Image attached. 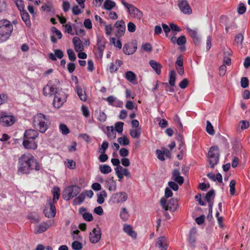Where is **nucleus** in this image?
<instances>
[{"label": "nucleus", "instance_id": "bf43d9fd", "mask_svg": "<svg viewBox=\"0 0 250 250\" xmlns=\"http://www.w3.org/2000/svg\"><path fill=\"white\" fill-rule=\"evenodd\" d=\"M83 219L86 221L90 222L93 220V217L91 213L86 212L83 214Z\"/></svg>", "mask_w": 250, "mask_h": 250}, {"label": "nucleus", "instance_id": "1a4fd4ad", "mask_svg": "<svg viewBox=\"0 0 250 250\" xmlns=\"http://www.w3.org/2000/svg\"><path fill=\"white\" fill-rule=\"evenodd\" d=\"M15 122L14 116L9 115L6 112H1L0 113V124L2 126H11L14 124Z\"/></svg>", "mask_w": 250, "mask_h": 250}, {"label": "nucleus", "instance_id": "c9c22d12", "mask_svg": "<svg viewBox=\"0 0 250 250\" xmlns=\"http://www.w3.org/2000/svg\"><path fill=\"white\" fill-rule=\"evenodd\" d=\"M186 29L189 35V36L191 37V38L192 39L193 38H195L197 35L198 32V29L197 28H195L194 29H191L188 26H186Z\"/></svg>", "mask_w": 250, "mask_h": 250}, {"label": "nucleus", "instance_id": "58836bf2", "mask_svg": "<svg viewBox=\"0 0 250 250\" xmlns=\"http://www.w3.org/2000/svg\"><path fill=\"white\" fill-rule=\"evenodd\" d=\"M224 55L223 64L230 65L231 64V59L229 57L226 56L227 55H230V52L229 51L224 52Z\"/></svg>", "mask_w": 250, "mask_h": 250}, {"label": "nucleus", "instance_id": "9b49d317", "mask_svg": "<svg viewBox=\"0 0 250 250\" xmlns=\"http://www.w3.org/2000/svg\"><path fill=\"white\" fill-rule=\"evenodd\" d=\"M128 196L125 192H119L113 194L110 197V201L114 204L124 203L127 199Z\"/></svg>", "mask_w": 250, "mask_h": 250}, {"label": "nucleus", "instance_id": "49530a36", "mask_svg": "<svg viewBox=\"0 0 250 250\" xmlns=\"http://www.w3.org/2000/svg\"><path fill=\"white\" fill-rule=\"evenodd\" d=\"M67 53L69 60H70L71 61H74L76 60V56L73 49H67Z\"/></svg>", "mask_w": 250, "mask_h": 250}, {"label": "nucleus", "instance_id": "f3484780", "mask_svg": "<svg viewBox=\"0 0 250 250\" xmlns=\"http://www.w3.org/2000/svg\"><path fill=\"white\" fill-rule=\"evenodd\" d=\"M22 145L26 149H35L38 146L37 141H36V139H34L30 140L23 138Z\"/></svg>", "mask_w": 250, "mask_h": 250}, {"label": "nucleus", "instance_id": "dca6fc26", "mask_svg": "<svg viewBox=\"0 0 250 250\" xmlns=\"http://www.w3.org/2000/svg\"><path fill=\"white\" fill-rule=\"evenodd\" d=\"M52 222L49 221L47 222H42L35 227L34 232L36 234L41 233L45 231L50 226H52Z\"/></svg>", "mask_w": 250, "mask_h": 250}, {"label": "nucleus", "instance_id": "864d4df0", "mask_svg": "<svg viewBox=\"0 0 250 250\" xmlns=\"http://www.w3.org/2000/svg\"><path fill=\"white\" fill-rule=\"evenodd\" d=\"M236 182L234 180H232L230 181L229 183V191L231 195H233L235 193V187Z\"/></svg>", "mask_w": 250, "mask_h": 250}, {"label": "nucleus", "instance_id": "a18cd8bd", "mask_svg": "<svg viewBox=\"0 0 250 250\" xmlns=\"http://www.w3.org/2000/svg\"><path fill=\"white\" fill-rule=\"evenodd\" d=\"M110 41L112 44H113L115 46L118 48L119 49L122 48V45L120 40L118 39L116 41L115 38H111L110 39Z\"/></svg>", "mask_w": 250, "mask_h": 250}, {"label": "nucleus", "instance_id": "20e7f679", "mask_svg": "<svg viewBox=\"0 0 250 250\" xmlns=\"http://www.w3.org/2000/svg\"><path fill=\"white\" fill-rule=\"evenodd\" d=\"M13 30L11 22L6 20H0V37L3 41H6L10 36Z\"/></svg>", "mask_w": 250, "mask_h": 250}, {"label": "nucleus", "instance_id": "774afa93", "mask_svg": "<svg viewBox=\"0 0 250 250\" xmlns=\"http://www.w3.org/2000/svg\"><path fill=\"white\" fill-rule=\"evenodd\" d=\"M168 185L169 188L174 191H177L179 188L178 185L174 182H169Z\"/></svg>", "mask_w": 250, "mask_h": 250}, {"label": "nucleus", "instance_id": "72a5a7b5", "mask_svg": "<svg viewBox=\"0 0 250 250\" xmlns=\"http://www.w3.org/2000/svg\"><path fill=\"white\" fill-rule=\"evenodd\" d=\"M115 3L111 0H105L104 4V8L107 10H111L115 6Z\"/></svg>", "mask_w": 250, "mask_h": 250}, {"label": "nucleus", "instance_id": "6e6d98bb", "mask_svg": "<svg viewBox=\"0 0 250 250\" xmlns=\"http://www.w3.org/2000/svg\"><path fill=\"white\" fill-rule=\"evenodd\" d=\"M241 86L245 88L249 86V80L247 77H242L241 79Z\"/></svg>", "mask_w": 250, "mask_h": 250}, {"label": "nucleus", "instance_id": "6ab92c4d", "mask_svg": "<svg viewBox=\"0 0 250 250\" xmlns=\"http://www.w3.org/2000/svg\"><path fill=\"white\" fill-rule=\"evenodd\" d=\"M172 179L180 185H182L184 181V178L180 176V171L178 169H175L173 171Z\"/></svg>", "mask_w": 250, "mask_h": 250}, {"label": "nucleus", "instance_id": "a211bd4d", "mask_svg": "<svg viewBox=\"0 0 250 250\" xmlns=\"http://www.w3.org/2000/svg\"><path fill=\"white\" fill-rule=\"evenodd\" d=\"M39 133L37 130L33 129H29L25 131L23 138L30 140L31 139H37Z\"/></svg>", "mask_w": 250, "mask_h": 250}, {"label": "nucleus", "instance_id": "7ed1b4c3", "mask_svg": "<svg viewBox=\"0 0 250 250\" xmlns=\"http://www.w3.org/2000/svg\"><path fill=\"white\" fill-rule=\"evenodd\" d=\"M33 125L40 132L44 133L48 128L49 119L42 113L37 114L33 117Z\"/></svg>", "mask_w": 250, "mask_h": 250}, {"label": "nucleus", "instance_id": "423d86ee", "mask_svg": "<svg viewBox=\"0 0 250 250\" xmlns=\"http://www.w3.org/2000/svg\"><path fill=\"white\" fill-rule=\"evenodd\" d=\"M81 188L76 185L66 187L63 191L62 198L66 201L76 197L81 191Z\"/></svg>", "mask_w": 250, "mask_h": 250}, {"label": "nucleus", "instance_id": "6e6552de", "mask_svg": "<svg viewBox=\"0 0 250 250\" xmlns=\"http://www.w3.org/2000/svg\"><path fill=\"white\" fill-rule=\"evenodd\" d=\"M167 200L166 198L162 197L160 200V204L166 210H169L174 211L177 209V201L176 199L172 198L169 200L167 204Z\"/></svg>", "mask_w": 250, "mask_h": 250}, {"label": "nucleus", "instance_id": "f704fd0d", "mask_svg": "<svg viewBox=\"0 0 250 250\" xmlns=\"http://www.w3.org/2000/svg\"><path fill=\"white\" fill-rule=\"evenodd\" d=\"M125 78L127 80L132 83L135 80L136 77L134 72L131 71H128L125 73Z\"/></svg>", "mask_w": 250, "mask_h": 250}, {"label": "nucleus", "instance_id": "c85d7f7f", "mask_svg": "<svg viewBox=\"0 0 250 250\" xmlns=\"http://www.w3.org/2000/svg\"><path fill=\"white\" fill-rule=\"evenodd\" d=\"M107 135L109 139L112 140L116 138V133L113 126H107L106 127Z\"/></svg>", "mask_w": 250, "mask_h": 250}, {"label": "nucleus", "instance_id": "5701e85b", "mask_svg": "<svg viewBox=\"0 0 250 250\" xmlns=\"http://www.w3.org/2000/svg\"><path fill=\"white\" fill-rule=\"evenodd\" d=\"M149 64L157 74H160L162 66L160 63L154 60H150Z\"/></svg>", "mask_w": 250, "mask_h": 250}, {"label": "nucleus", "instance_id": "c03bdc74", "mask_svg": "<svg viewBox=\"0 0 250 250\" xmlns=\"http://www.w3.org/2000/svg\"><path fill=\"white\" fill-rule=\"evenodd\" d=\"M85 198V194L84 193H82L79 195V196L75 198L74 201L76 204L78 205L81 204L84 200Z\"/></svg>", "mask_w": 250, "mask_h": 250}, {"label": "nucleus", "instance_id": "bb28decb", "mask_svg": "<svg viewBox=\"0 0 250 250\" xmlns=\"http://www.w3.org/2000/svg\"><path fill=\"white\" fill-rule=\"evenodd\" d=\"M76 92L78 96L80 99L83 101H85L87 99V96L86 95L85 91L83 89L78 86L76 87Z\"/></svg>", "mask_w": 250, "mask_h": 250}, {"label": "nucleus", "instance_id": "4be33fe9", "mask_svg": "<svg viewBox=\"0 0 250 250\" xmlns=\"http://www.w3.org/2000/svg\"><path fill=\"white\" fill-rule=\"evenodd\" d=\"M63 55V53L61 50L56 49L54 50V53H50L49 54L48 57L50 59L54 61L57 60V58L62 59Z\"/></svg>", "mask_w": 250, "mask_h": 250}, {"label": "nucleus", "instance_id": "cd10ccee", "mask_svg": "<svg viewBox=\"0 0 250 250\" xmlns=\"http://www.w3.org/2000/svg\"><path fill=\"white\" fill-rule=\"evenodd\" d=\"M21 17L23 21L25 22L26 25L30 26L31 25L30 20L29 19V15L26 10L21 12Z\"/></svg>", "mask_w": 250, "mask_h": 250}, {"label": "nucleus", "instance_id": "ddd939ff", "mask_svg": "<svg viewBox=\"0 0 250 250\" xmlns=\"http://www.w3.org/2000/svg\"><path fill=\"white\" fill-rule=\"evenodd\" d=\"M178 5L184 14L189 15L192 13V9L187 0H178Z\"/></svg>", "mask_w": 250, "mask_h": 250}, {"label": "nucleus", "instance_id": "393cba45", "mask_svg": "<svg viewBox=\"0 0 250 250\" xmlns=\"http://www.w3.org/2000/svg\"><path fill=\"white\" fill-rule=\"evenodd\" d=\"M124 230L131 237L134 239L136 238L137 234L134 231H133L132 228L130 225H125L124 227Z\"/></svg>", "mask_w": 250, "mask_h": 250}, {"label": "nucleus", "instance_id": "338daca9", "mask_svg": "<svg viewBox=\"0 0 250 250\" xmlns=\"http://www.w3.org/2000/svg\"><path fill=\"white\" fill-rule=\"evenodd\" d=\"M66 166L70 169H74L76 167V163L72 160H67Z\"/></svg>", "mask_w": 250, "mask_h": 250}, {"label": "nucleus", "instance_id": "37998d69", "mask_svg": "<svg viewBox=\"0 0 250 250\" xmlns=\"http://www.w3.org/2000/svg\"><path fill=\"white\" fill-rule=\"evenodd\" d=\"M206 131L209 135H214V130L213 127L209 121H207Z\"/></svg>", "mask_w": 250, "mask_h": 250}, {"label": "nucleus", "instance_id": "9d476101", "mask_svg": "<svg viewBox=\"0 0 250 250\" xmlns=\"http://www.w3.org/2000/svg\"><path fill=\"white\" fill-rule=\"evenodd\" d=\"M45 216L47 218H53L56 213V208L51 198L47 200L44 209Z\"/></svg>", "mask_w": 250, "mask_h": 250}, {"label": "nucleus", "instance_id": "e433bc0d", "mask_svg": "<svg viewBox=\"0 0 250 250\" xmlns=\"http://www.w3.org/2000/svg\"><path fill=\"white\" fill-rule=\"evenodd\" d=\"M244 40V37L242 34H238L236 35L234 38V42H236L238 46L242 47V42Z\"/></svg>", "mask_w": 250, "mask_h": 250}, {"label": "nucleus", "instance_id": "412c9836", "mask_svg": "<svg viewBox=\"0 0 250 250\" xmlns=\"http://www.w3.org/2000/svg\"><path fill=\"white\" fill-rule=\"evenodd\" d=\"M156 246L161 249V250H167V245L166 238L164 236L159 237L157 241Z\"/></svg>", "mask_w": 250, "mask_h": 250}, {"label": "nucleus", "instance_id": "69168bd1", "mask_svg": "<svg viewBox=\"0 0 250 250\" xmlns=\"http://www.w3.org/2000/svg\"><path fill=\"white\" fill-rule=\"evenodd\" d=\"M105 32L107 36H109L111 34L113 30V27L111 24L105 25Z\"/></svg>", "mask_w": 250, "mask_h": 250}, {"label": "nucleus", "instance_id": "052dcab7", "mask_svg": "<svg viewBox=\"0 0 250 250\" xmlns=\"http://www.w3.org/2000/svg\"><path fill=\"white\" fill-rule=\"evenodd\" d=\"M51 31L53 33L55 34V35L58 37L59 39H60L62 38V34L61 32L56 27H52L51 28Z\"/></svg>", "mask_w": 250, "mask_h": 250}, {"label": "nucleus", "instance_id": "2eb2a0df", "mask_svg": "<svg viewBox=\"0 0 250 250\" xmlns=\"http://www.w3.org/2000/svg\"><path fill=\"white\" fill-rule=\"evenodd\" d=\"M114 27L117 29L115 34L117 38H120L124 35L125 31V24L123 21H117L114 24Z\"/></svg>", "mask_w": 250, "mask_h": 250}, {"label": "nucleus", "instance_id": "7c9ffc66", "mask_svg": "<svg viewBox=\"0 0 250 250\" xmlns=\"http://www.w3.org/2000/svg\"><path fill=\"white\" fill-rule=\"evenodd\" d=\"M99 170L102 173L107 174L109 173L111 171L112 169L109 166L104 164L100 165Z\"/></svg>", "mask_w": 250, "mask_h": 250}, {"label": "nucleus", "instance_id": "2f4dec72", "mask_svg": "<svg viewBox=\"0 0 250 250\" xmlns=\"http://www.w3.org/2000/svg\"><path fill=\"white\" fill-rule=\"evenodd\" d=\"M97 202L100 204H102L104 201V197L107 196V193L105 190H102L97 194Z\"/></svg>", "mask_w": 250, "mask_h": 250}, {"label": "nucleus", "instance_id": "b1692460", "mask_svg": "<svg viewBox=\"0 0 250 250\" xmlns=\"http://www.w3.org/2000/svg\"><path fill=\"white\" fill-rule=\"evenodd\" d=\"M106 187L110 191H115L117 188L116 182L112 177L106 181Z\"/></svg>", "mask_w": 250, "mask_h": 250}, {"label": "nucleus", "instance_id": "0eeeda50", "mask_svg": "<svg viewBox=\"0 0 250 250\" xmlns=\"http://www.w3.org/2000/svg\"><path fill=\"white\" fill-rule=\"evenodd\" d=\"M121 2L132 18L138 20H140L143 18V13L133 4L128 3L124 0H122Z\"/></svg>", "mask_w": 250, "mask_h": 250}, {"label": "nucleus", "instance_id": "4468645a", "mask_svg": "<svg viewBox=\"0 0 250 250\" xmlns=\"http://www.w3.org/2000/svg\"><path fill=\"white\" fill-rule=\"evenodd\" d=\"M101 229L100 228L94 229L89 234L90 241L93 244L97 243L101 239Z\"/></svg>", "mask_w": 250, "mask_h": 250}, {"label": "nucleus", "instance_id": "c756f323", "mask_svg": "<svg viewBox=\"0 0 250 250\" xmlns=\"http://www.w3.org/2000/svg\"><path fill=\"white\" fill-rule=\"evenodd\" d=\"M141 133V128L138 127L135 129H130L129 134L132 138L138 139L140 137Z\"/></svg>", "mask_w": 250, "mask_h": 250}, {"label": "nucleus", "instance_id": "39448f33", "mask_svg": "<svg viewBox=\"0 0 250 250\" xmlns=\"http://www.w3.org/2000/svg\"><path fill=\"white\" fill-rule=\"evenodd\" d=\"M219 155L218 147L217 146L211 147L208 152V166L211 168H214V166L219 162Z\"/></svg>", "mask_w": 250, "mask_h": 250}, {"label": "nucleus", "instance_id": "3c124183", "mask_svg": "<svg viewBox=\"0 0 250 250\" xmlns=\"http://www.w3.org/2000/svg\"><path fill=\"white\" fill-rule=\"evenodd\" d=\"M120 216L124 220H126L127 219L128 217V212L125 208H122V210L120 212Z\"/></svg>", "mask_w": 250, "mask_h": 250}, {"label": "nucleus", "instance_id": "ea45409f", "mask_svg": "<svg viewBox=\"0 0 250 250\" xmlns=\"http://www.w3.org/2000/svg\"><path fill=\"white\" fill-rule=\"evenodd\" d=\"M118 142L121 145L127 146L129 143L128 139L125 136L120 137L117 140Z\"/></svg>", "mask_w": 250, "mask_h": 250}, {"label": "nucleus", "instance_id": "de8ad7c7", "mask_svg": "<svg viewBox=\"0 0 250 250\" xmlns=\"http://www.w3.org/2000/svg\"><path fill=\"white\" fill-rule=\"evenodd\" d=\"M59 128L62 133L63 135H66L69 132V128L65 125L63 124H61L60 125Z\"/></svg>", "mask_w": 250, "mask_h": 250}, {"label": "nucleus", "instance_id": "5fc2aeb1", "mask_svg": "<svg viewBox=\"0 0 250 250\" xmlns=\"http://www.w3.org/2000/svg\"><path fill=\"white\" fill-rule=\"evenodd\" d=\"M97 119L100 122H104L106 120V115L103 111H100Z\"/></svg>", "mask_w": 250, "mask_h": 250}, {"label": "nucleus", "instance_id": "0e129e2a", "mask_svg": "<svg viewBox=\"0 0 250 250\" xmlns=\"http://www.w3.org/2000/svg\"><path fill=\"white\" fill-rule=\"evenodd\" d=\"M83 115L85 117H88L90 115L89 111L88 108L84 105H83L81 107Z\"/></svg>", "mask_w": 250, "mask_h": 250}, {"label": "nucleus", "instance_id": "680f3d73", "mask_svg": "<svg viewBox=\"0 0 250 250\" xmlns=\"http://www.w3.org/2000/svg\"><path fill=\"white\" fill-rule=\"evenodd\" d=\"M123 52L126 55H130L133 53L134 51L130 50L129 46L127 44H125L123 49Z\"/></svg>", "mask_w": 250, "mask_h": 250}, {"label": "nucleus", "instance_id": "e2e57ef3", "mask_svg": "<svg viewBox=\"0 0 250 250\" xmlns=\"http://www.w3.org/2000/svg\"><path fill=\"white\" fill-rule=\"evenodd\" d=\"M119 154L121 156L125 158V157H126L128 155L129 151L125 148H122L119 150Z\"/></svg>", "mask_w": 250, "mask_h": 250}, {"label": "nucleus", "instance_id": "79ce46f5", "mask_svg": "<svg viewBox=\"0 0 250 250\" xmlns=\"http://www.w3.org/2000/svg\"><path fill=\"white\" fill-rule=\"evenodd\" d=\"M108 143L106 141H104L102 145L99 147V152L101 153H104L108 148Z\"/></svg>", "mask_w": 250, "mask_h": 250}, {"label": "nucleus", "instance_id": "a878e982", "mask_svg": "<svg viewBox=\"0 0 250 250\" xmlns=\"http://www.w3.org/2000/svg\"><path fill=\"white\" fill-rule=\"evenodd\" d=\"M176 74L174 70H170L169 74L168 84L171 86L175 85Z\"/></svg>", "mask_w": 250, "mask_h": 250}, {"label": "nucleus", "instance_id": "aec40b11", "mask_svg": "<svg viewBox=\"0 0 250 250\" xmlns=\"http://www.w3.org/2000/svg\"><path fill=\"white\" fill-rule=\"evenodd\" d=\"M72 42L76 52H81L83 50V46L80 38L78 37H74Z\"/></svg>", "mask_w": 250, "mask_h": 250}, {"label": "nucleus", "instance_id": "09e8293b", "mask_svg": "<svg viewBox=\"0 0 250 250\" xmlns=\"http://www.w3.org/2000/svg\"><path fill=\"white\" fill-rule=\"evenodd\" d=\"M79 232L80 231L78 229L74 230L72 231L71 234L73 239L75 240H82V237L79 234Z\"/></svg>", "mask_w": 250, "mask_h": 250}, {"label": "nucleus", "instance_id": "f03ea898", "mask_svg": "<svg viewBox=\"0 0 250 250\" xmlns=\"http://www.w3.org/2000/svg\"><path fill=\"white\" fill-rule=\"evenodd\" d=\"M41 166L35 157L30 153L23 154L19 158L18 172L29 174L32 170L39 171Z\"/></svg>", "mask_w": 250, "mask_h": 250}, {"label": "nucleus", "instance_id": "13d9d810", "mask_svg": "<svg viewBox=\"0 0 250 250\" xmlns=\"http://www.w3.org/2000/svg\"><path fill=\"white\" fill-rule=\"evenodd\" d=\"M246 11V7L243 3H240L237 7V11L239 14H243Z\"/></svg>", "mask_w": 250, "mask_h": 250}, {"label": "nucleus", "instance_id": "f257e3e1", "mask_svg": "<svg viewBox=\"0 0 250 250\" xmlns=\"http://www.w3.org/2000/svg\"><path fill=\"white\" fill-rule=\"evenodd\" d=\"M53 83L57 85L59 84L60 82L56 79L50 81L47 85L43 88V93L45 96L54 95L53 104L55 108H59L66 102L67 96L63 91L54 86Z\"/></svg>", "mask_w": 250, "mask_h": 250}, {"label": "nucleus", "instance_id": "4c0bfd02", "mask_svg": "<svg viewBox=\"0 0 250 250\" xmlns=\"http://www.w3.org/2000/svg\"><path fill=\"white\" fill-rule=\"evenodd\" d=\"M215 197V191L213 189H211L208 192L205 196V200L209 204L211 203L210 202L211 198Z\"/></svg>", "mask_w": 250, "mask_h": 250}, {"label": "nucleus", "instance_id": "473e14b6", "mask_svg": "<svg viewBox=\"0 0 250 250\" xmlns=\"http://www.w3.org/2000/svg\"><path fill=\"white\" fill-rule=\"evenodd\" d=\"M52 192L53 194V199L52 201L54 204V203L56 202L60 197V189L57 187H54L53 189Z\"/></svg>", "mask_w": 250, "mask_h": 250}, {"label": "nucleus", "instance_id": "8fccbe9b", "mask_svg": "<svg viewBox=\"0 0 250 250\" xmlns=\"http://www.w3.org/2000/svg\"><path fill=\"white\" fill-rule=\"evenodd\" d=\"M124 123L123 122H118L115 125V131L118 133H122L123 130V126Z\"/></svg>", "mask_w": 250, "mask_h": 250}, {"label": "nucleus", "instance_id": "603ef678", "mask_svg": "<svg viewBox=\"0 0 250 250\" xmlns=\"http://www.w3.org/2000/svg\"><path fill=\"white\" fill-rule=\"evenodd\" d=\"M187 42L186 38L185 36H181L179 37L176 41V43L179 45H183Z\"/></svg>", "mask_w": 250, "mask_h": 250}, {"label": "nucleus", "instance_id": "4d7b16f0", "mask_svg": "<svg viewBox=\"0 0 250 250\" xmlns=\"http://www.w3.org/2000/svg\"><path fill=\"white\" fill-rule=\"evenodd\" d=\"M16 4L19 10L22 12V11H24V4L22 0H17L16 1Z\"/></svg>", "mask_w": 250, "mask_h": 250}, {"label": "nucleus", "instance_id": "f8f14e48", "mask_svg": "<svg viewBox=\"0 0 250 250\" xmlns=\"http://www.w3.org/2000/svg\"><path fill=\"white\" fill-rule=\"evenodd\" d=\"M106 42L103 40L100 37H98L97 39L96 47L97 48V52L95 53L96 57L99 59H102L105 47Z\"/></svg>", "mask_w": 250, "mask_h": 250}, {"label": "nucleus", "instance_id": "a19ab883", "mask_svg": "<svg viewBox=\"0 0 250 250\" xmlns=\"http://www.w3.org/2000/svg\"><path fill=\"white\" fill-rule=\"evenodd\" d=\"M72 249L74 250H81L83 248V245L78 240H75L71 244Z\"/></svg>", "mask_w": 250, "mask_h": 250}]
</instances>
